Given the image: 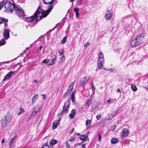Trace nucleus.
<instances>
[{
	"mask_svg": "<svg viewBox=\"0 0 148 148\" xmlns=\"http://www.w3.org/2000/svg\"><path fill=\"white\" fill-rule=\"evenodd\" d=\"M44 3L45 4H50L48 6V9L47 10L45 11L41 10L42 12H39L38 13V15L40 16L37 17V20L40 19L42 18H44L49 13L51 12V10L53 9L54 5H53L54 2H55V4L57 3L56 0H44Z\"/></svg>",
	"mask_w": 148,
	"mask_h": 148,
	"instance_id": "obj_1",
	"label": "nucleus"
},
{
	"mask_svg": "<svg viewBox=\"0 0 148 148\" xmlns=\"http://www.w3.org/2000/svg\"><path fill=\"white\" fill-rule=\"evenodd\" d=\"M144 35L141 34L137 36L133 39L130 43V45L132 47H136L141 44L143 42L142 39Z\"/></svg>",
	"mask_w": 148,
	"mask_h": 148,
	"instance_id": "obj_2",
	"label": "nucleus"
},
{
	"mask_svg": "<svg viewBox=\"0 0 148 148\" xmlns=\"http://www.w3.org/2000/svg\"><path fill=\"white\" fill-rule=\"evenodd\" d=\"M39 12H41L40 8L39 7L34 14L33 16L26 18L25 21L28 22H30L34 20V18H36V21H38L40 19L37 20V18H38L37 17H38V16L40 17V16H39L38 15V13Z\"/></svg>",
	"mask_w": 148,
	"mask_h": 148,
	"instance_id": "obj_3",
	"label": "nucleus"
},
{
	"mask_svg": "<svg viewBox=\"0 0 148 148\" xmlns=\"http://www.w3.org/2000/svg\"><path fill=\"white\" fill-rule=\"evenodd\" d=\"M16 7L14 4L8 1L7 2L6 5L5 6V11L11 13L14 11Z\"/></svg>",
	"mask_w": 148,
	"mask_h": 148,
	"instance_id": "obj_4",
	"label": "nucleus"
},
{
	"mask_svg": "<svg viewBox=\"0 0 148 148\" xmlns=\"http://www.w3.org/2000/svg\"><path fill=\"white\" fill-rule=\"evenodd\" d=\"M70 102L69 100H67L64 103L62 110L60 112V114L61 115L64 113H66L68 111L70 106Z\"/></svg>",
	"mask_w": 148,
	"mask_h": 148,
	"instance_id": "obj_5",
	"label": "nucleus"
},
{
	"mask_svg": "<svg viewBox=\"0 0 148 148\" xmlns=\"http://www.w3.org/2000/svg\"><path fill=\"white\" fill-rule=\"evenodd\" d=\"M104 56L99 55V58L98 60V64L99 68V69H102L103 67V65L104 63V59L103 58Z\"/></svg>",
	"mask_w": 148,
	"mask_h": 148,
	"instance_id": "obj_6",
	"label": "nucleus"
},
{
	"mask_svg": "<svg viewBox=\"0 0 148 148\" xmlns=\"http://www.w3.org/2000/svg\"><path fill=\"white\" fill-rule=\"evenodd\" d=\"M16 14L19 17L24 16V13L22 9L20 7H17L15 10Z\"/></svg>",
	"mask_w": 148,
	"mask_h": 148,
	"instance_id": "obj_7",
	"label": "nucleus"
},
{
	"mask_svg": "<svg viewBox=\"0 0 148 148\" xmlns=\"http://www.w3.org/2000/svg\"><path fill=\"white\" fill-rule=\"evenodd\" d=\"M17 136V135H15L14 137L12 138L9 141V148H12L14 147Z\"/></svg>",
	"mask_w": 148,
	"mask_h": 148,
	"instance_id": "obj_8",
	"label": "nucleus"
},
{
	"mask_svg": "<svg viewBox=\"0 0 148 148\" xmlns=\"http://www.w3.org/2000/svg\"><path fill=\"white\" fill-rule=\"evenodd\" d=\"M39 110V108L37 106L34 107L32 109L31 114L29 118H31L32 117L36 115L38 113V112Z\"/></svg>",
	"mask_w": 148,
	"mask_h": 148,
	"instance_id": "obj_9",
	"label": "nucleus"
},
{
	"mask_svg": "<svg viewBox=\"0 0 148 148\" xmlns=\"http://www.w3.org/2000/svg\"><path fill=\"white\" fill-rule=\"evenodd\" d=\"M3 35L4 37L3 38L5 40H8L10 38V31L8 29H4L3 31Z\"/></svg>",
	"mask_w": 148,
	"mask_h": 148,
	"instance_id": "obj_10",
	"label": "nucleus"
},
{
	"mask_svg": "<svg viewBox=\"0 0 148 148\" xmlns=\"http://www.w3.org/2000/svg\"><path fill=\"white\" fill-rule=\"evenodd\" d=\"M90 77L88 76H85L84 77L82 78L81 80L80 84L81 86H83L85 84L89 79Z\"/></svg>",
	"mask_w": 148,
	"mask_h": 148,
	"instance_id": "obj_11",
	"label": "nucleus"
},
{
	"mask_svg": "<svg viewBox=\"0 0 148 148\" xmlns=\"http://www.w3.org/2000/svg\"><path fill=\"white\" fill-rule=\"evenodd\" d=\"M129 133V131L128 129L126 128L123 129L121 134V138H123L124 137H125L127 136Z\"/></svg>",
	"mask_w": 148,
	"mask_h": 148,
	"instance_id": "obj_12",
	"label": "nucleus"
},
{
	"mask_svg": "<svg viewBox=\"0 0 148 148\" xmlns=\"http://www.w3.org/2000/svg\"><path fill=\"white\" fill-rule=\"evenodd\" d=\"M12 119L11 115L9 113H7L3 119L8 123L11 121Z\"/></svg>",
	"mask_w": 148,
	"mask_h": 148,
	"instance_id": "obj_13",
	"label": "nucleus"
},
{
	"mask_svg": "<svg viewBox=\"0 0 148 148\" xmlns=\"http://www.w3.org/2000/svg\"><path fill=\"white\" fill-rule=\"evenodd\" d=\"M56 57L55 55H53L51 58V60H49V62L48 65H52L54 63L55 61L56 60Z\"/></svg>",
	"mask_w": 148,
	"mask_h": 148,
	"instance_id": "obj_14",
	"label": "nucleus"
},
{
	"mask_svg": "<svg viewBox=\"0 0 148 148\" xmlns=\"http://www.w3.org/2000/svg\"><path fill=\"white\" fill-rule=\"evenodd\" d=\"M92 101L91 95L89 98L87 99L85 101V106H89L90 105Z\"/></svg>",
	"mask_w": 148,
	"mask_h": 148,
	"instance_id": "obj_15",
	"label": "nucleus"
},
{
	"mask_svg": "<svg viewBox=\"0 0 148 148\" xmlns=\"http://www.w3.org/2000/svg\"><path fill=\"white\" fill-rule=\"evenodd\" d=\"M39 97L38 95L37 94H35L32 98V104H34L35 103L36 101L38 99Z\"/></svg>",
	"mask_w": 148,
	"mask_h": 148,
	"instance_id": "obj_16",
	"label": "nucleus"
},
{
	"mask_svg": "<svg viewBox=\"0 0 148 148\" xmlns=\"http://www.w3.org/2000/svg\"><path fill=\"white\" fill-rule=\"evenodd\" d=\"M112 12H110L109 10H108L106 12V18L108 19H110L112 17Z\"/></svg>",
	"mask_w": 148,
	"mask_h": 148,
	"instance_id": "obj_17",
	"label": "nucleus"
},
{
	"mask_svg": "<svg viewBox=\"0 0 148 148\" xmlns=\"http://www.w3.org/2000/svg\"><path fill=\"white\" fill-rule=\"evenodd\" d=\"M14 72L12 71L9 72L6 75L5 77H4L3 80V81L6 80L7 79L10 77L11 75Z\"/></svg>",
	"mask_w": 148,
	"mask_h": 148,
	"instance_id": "obj_18",
	"label": "nucleus"
},
{
	"mask_svg": "<svg viewBox=\"0 0 148 148\" xmlns=\"http://www.w3.org/2000/svg\"><path fill=\"white\" fill-rule=\"evenodd\" d=\"M59 123L57 121H54L53 123V129H55L59 125Z\"/></svg>",
	"mask_w": 148,
	"mask_h": 148,
	"instance_id": "obj_19",
	"label": "nucleus"
},
{
	"mask_svg": "<svg viewBox=\"0 0 148 148\" xmlns=\"http://www.w3.org/2000/svg\"><path fill=\"white\" fill-rule=\"evenodd\" d=\"M76 113L75 110L74 109H73L71 112V113L69 115V116L70 117L71 119H73L74 116L75 115Z\"/></svg>",
	"mask_w": 148,
	"mask_h": 148,
	"instance_id": "obj_20",
	"label": "nucleus"
},
{
	"mask_svg": "<svg viewBox=\"0 0 148 148\" xmlns=\"http://www.w3.org/2000/svg\"><path fill=\"white\" fill-rule=\"evenodd\" d=\"M97 104L98 103L96 102L94 103L91 107L92 109L94 110H96L97 108L98 107Z\"/></svg>",
	"mask_w": 148,
	"mask_h": 148,
	"instance_id": "obj_21",
	"label": "nucleus"
},
{
	"mask_svg": "<svg viewBox=\"0 0 148 148\" xmlns=\"http://www.w3.org/2000/svg\"><path fill=\"white\" fill-rule=\"evenodd\" d=\"M114 117V116L113 115V114H109L106 117V119L107 120H111Z\"/></svg>",
	"mask_w": 148,
	"mask_h": 148,
	"instance_id": "obj_22",
	"label": "nucleus"
},
{
	"mask_svg": "<svg viewBox=\"0 0 148 148\" xmlns=\"http://www.w3.org/2000/svg\"><path fill=\"white\" fill-rule=\"evenodd\" d=\"M79 10L76 8H75L74 9V11L75 12L76 15V16L77 18L79 16Z\"/></svg>",
	"mask_w": 148,
	"mask_h": 148,
	"instance_id": "obj_23",
	"label": "nucleus"
},
{
	"mask_svg": "<svg viewBox=\"0 0 148 148\" xmlns=\"http://www.w3.org/2000/svg\"><path fill=\"white\" fill-rule=\"evenodd\" d=\"M8 123L5 121L3 119L2 121V127L4 129L5 128L8 124Z\"/></svg>",
	"mask_w": 148,
	"mask_h": 148,
	"instance_id": "obj_24",
	"label": "nucleus"
},
{
	"mask_svg": "<svg viewBox=\"0 0 148 148\" xmlns=\"http://www.w3.org/2000/svg\"><path fill=\"white\" fill-rule=\"evenodd\" d=\"M8 21L7 19H5L3 17H0V23H5Z\"/></svg>",
	"mask_w": 148,
	"mask_h": 148,
	"instance_id": "obj_25",
	"label": "nucleus"
},
{
	"mask_svg": "<svg viewBox=\"0 0 148 148\" xmlns=\"http://www.w3.org/2000/svg\"><path fill=\"white\" fill-rule=\"evenodd\" d=\"M58 141L54 139H53L50 143V145L51 146H52L57 143Z\"/></svg>",
	"mask_w": 148,
	"mask_h": 148,
	"instance_id": "obj_26",
	"label": "nucleus"
},
{
	"mask_svg": "<svg viewBox=\"0 0 148 148\" xmlns=\"http://www.w3.org/2000/svg\"><path fill=\"white\" fill-rule=\"evenodd\" d=\"M79 138L80 139L82 140H84L85 139V140H87V138H88V137L87 135H86V137L85 135L84 134L80 135Z\"/></svg>",
	"mask_w": 148,
	"mask_h": 148,
	"instance_id": "obj_27",
	"label": "nucleus"
},
{
	"mask_svg": "<svg viewBox=\"0 0 148 148\" xmlns=\"http://www.w3.org/2000/svg\"><path fill=\"white\" fill-rule=\"evenodd\" d=\"M5 40V39L2 38L0 40V46L3 45L6 43V41Z\"/></svg>",
	"mask_w": 148,
	"mask_h": 148,
	"instance_id": "obj_28",
	"label": "nucleus"
},
{
	"mask_svg": "<svg viewBox=\"0 0 148 148\" xmlns=\"http://www.w3.org/2000/svg\"><path fill=\"white\" fill-rule=\"evenodd\" d=\"M6 3L7 2L5 1H1L0 2V7H1L2 8L3 7V6L6 5Z\"/></svg>",
	"mask_w": 148,
	"mask_h": 148,
	"instance_id": "obj_29",
	"label": "nucleus"
},
{
	"mask_svg": "<svg viewBox=\"0 0 148 148\" xmlns=\"http://www.w3.org/2000/svg\"><path fill=\"white\" fill-rule=\"evenodd\" d=\"M118 141L117 139L116 138H113L111 140V143L113 144L116 143Z\"/></svg>",
	"mask_w": 148,
	"mask_h": 148,
	"instance_id": "obj_30",
	"label": "nucleus"
},
{
	"mask_svg": "<svg viewBox=\"0 0 148 148\" xmlns=\"http://www.w3.org/2000/svg\"><path fill=\"white\" fill-rule=\"evenodd\" d=\"M132 89L134 91H136L137 90L136 87L134 85H132L131 86Z\"/></svg>",
	"mask_w": 148,
	"mask_h": 148,
	"instance_id": "obj_31",
	"label": "nucleus"
},
{
	"mask_svg": "<svg viewBox=\"0 0 148 148\" xmlns=\"http://www.w3.org/2000/svg\"><path fill=\"white\" fill-rule=\"evenodd\" d=\"M67 38V36H65L64 38L62 39L61 41V44H63L64 43L66 40V39Z\"/></svg>",
	"mask_w": 148,
	"mask_h": 148,
	"instance_id": "obj_32",
	"label": "nucleus"
},
{
	"mask_svg": "<svg viewBox=\"0 0 148 148\" xmlns=\"http://www.w3.org/2000/svg\"><path fill=\"white\" fill-rule=\"evenodd\" d=\"M25 112V110H24L22 108H20V111L18 113V115H20L21 114H22V113H23Z\"/></svg>",
	"mask_w": 148,
	"mask_h": 148,
	"instance_id": "obj_33",
	"label": "nucleus"
},
{
	"mask_svg": "<svg viewBox=\"0 0 148 148\" xmlns=\"http://www.w3.org/2000/svg\"><path fill=\"white\" fill-rule=\"evenodd\" d=\"M76 91H74L72 93L71 95V99H75V94Z\"/></svg>",
	"mask_w": 148,
	"mask_h": 148,
	"instance_id": "obj_34",
	"label": "nucleus"
},
{
	"mask_svg": "<svg viewBox=\"0 0 148 148\" xmlns=\"http://www.w3.org/2000/svg\"><path fill=\"white\" fill-rule=\"evenodd\" d=\"M69 140H67L66 141V148H71L69 144Z\"/></svg>",
	"mask_w": 148,
	"mask_h": 148,
	"instance_id": "obj_35",
	"label": "nucleus"
},
{
	"mask_svg": "<svg viewBox=\"0 0 148 148\" xmlns=\"http://www.w3.org/2000/svg\"><path fill=\"white\" fill-rule=\"evenodd\" d=\"M74 82L73 83L72 82L70 85L69 87V89L70 90H72L73 89V88L74 86Z\"/></svg>",
	"mask_w": 148,
	"mask_h": 148,
	"instance_id": "obj_36",
	"label": "nucleus"
},
{
	"mask_svg": "<svg viewBox=\"0 0 148 148\" xmlns=\"http://www.w3.org/2000/svg\"><path fill=\"white\" fill-rule=\"evenodd\" d=\"M49 60L48 59H46L43 60L42 61V62L43 63H49Z\"/></svg>",
	"mask_w": 148,
	"mask_h": 148,
	"instance_id": "obj_37",
	"label": "nucleus"
},
{
	"mask_svg": "<svg viewBox=\"0 0 148 148\" xmlns=\"http://www.w3.org/2000/svg\"><path fill=\"white\" fill-rule=\"evenodd\" d=\"M91 121L90 120L87 119L86 121V125H90Z\"/></svg>",
	"mask_w": 148,
	"mask_h": 148,
	"instance_id": "obj_38",
	"label": "nucleus"
},
{
	"mask_svg": "<svg viewBox=\"0 0 148 148\" xmlns=\"http://www.w3.org/2000/svg\"><path fill=\"white\" fill-rule=\"evenodd\" d=\"M112 101L113 100L111 99L107 100V102L109 104L112 103Z\"/></svg>",
	"mask_w": 148,
	"mask_h": 148,
	"instance_id": "obj_39",
	"label": "nucleus"
},
{
	"mask_svg": "<svg viewBox=\"0 0 148 148\" xmlns=\"http://www.w3.org/2000/svg\"><path fill=\"white\" fill-rule=\"evenodd\" d=\"M98 136L99 140V141H100L101 139V136L99 133L98 134Z\"/></svg>",
	"mask_w": 148,
	"mask_h": 148,
	"instance_id": "obj_40",
	"label": "nucleus"
},
{
	"mask_svg": "<svg viewBox=\"0 0 148 148\" xmlns=\"http://www.w3.org/2000/svg\"><path fill=\"white\" fill-rule=\"evenodd\" d=\"M101 117V114H99L98 115L96 116V118L97 120H99Z\"/></svg>",
	"mask_w": 148,
	"mask_h": 148,
	"instance_id": "obj_41",
	"label": "nucleus"
},
{
	"mask_svg": "<svg viewBox=\"0 0 148 148\" xmlns=\"http://www.w3.org/2000/svg\"><path fill=\"white\" fill-rule=\"evenodd\" d=\"M116 127V126L115 125H114L111 127V130L112 131H113L115 129Z\"/></svg>",
	"mask_w": 148,
	"mask_h": 148,
	"instance_id": "obj_42",
	"label": "nucleus"
},
{
	"mask_svg": "<svg viewBox=\"0 0 148 148\" xmlns=\"http://www.w3.org/2000/svg\"><path fill=\"white\" fill-rule=\"evenodd\" d=\"M119 111V110H117L116 111H115L114 112V113L113 114V115L114 116L116 115L118 113V112Z\"/></svg>",
	"mask_w": 148,
	"mask_h": 148,
	"instance_id": "obj_43",
	"label": "nucleus"
},
{
	"mask_svg": "<svg viewBox=\"0 0 148 148\" xmlns=\"http://www.w3.org/2000/svg\"><path fill=\"white\" fill-rule=\"evenodd\" d=\"M75 139L74 138H72L71 139L68 140H69V141L73 142L74 140Z\"/></svg>",
	"mask_w": 148,
	"mask_h": 148,
	"instance_id": "obj_44",
	"label": "nucleus"
},
{
	"mask_svg": "<svg viewBox=\"0 0 148 148\" xmlns=\"http://www.w3.org/2000/svg\"><path fill=\"white\" fill-rule=\"evenodd\" d=\"M72 91V90H70V89H68V90L66 91V92H68V93L69 94Z\"/></svg>",
	"mask_w": 148,
	"mask_h": 148,
	"instance_id": "obj_45",
	"label": "nucleus"
},
{
	"mask_svg": "<svg viewBox=\"0 0 148 148\" xmlns=\"http://www.w3.org/2000/svg\"><path fill=\"white\" fill-rule=\"evenodd\" d=\"M89 42H86V43H85L84 44V46H85V47L86 46H87L89 45Z\"/></svg>",
	"mask_w": 148,
	"mask_h": 148,
	"instance_id": "obj_46",
	"label": "nucleus"
},
{
	"mask_svg": "<svg viewBox=\"0 0 148 148\" xmlns=\"http://www.w3.org/2000/svg\"><path fill=\"white\" fill-rule=\"evenodd\" d=\"M74 131V128H73L70 131V132L71 133H72Z\"/></svg>",
	"mask_w": 148,
	"mask_h": 148,
	"instance_id": "obj_47",
	"label": "nucleus"
},
{
	"mask_svg": "<svg viewBox=\"0 0 148 148\" xmlns=\"http://www.w3.org/2000/svg\"><path fill=\"white\" fill-rule=\"evenodd\" d=\"M42 95L43 96V98L44 99H45L46 98V95L45 94H42Z\"/></svg>",
	"mask_w": 148,
	"mask_h": 148,
	"instance_id": "obj_48",
	"label": "nucleus"
},
{
	"mask_svg": "<svg viewBox=\"0 0 148 148\" xmlns=\"http://www.w3.org/2000/svg\"><path fill=\"white\" fill-rule=\"evenodd\" d=\"M82 148H86L85 144H83L82 145Z\"/></svg>",
	"mask_w": 148,
	"mask_h": 148,
	"instance_id": "obj_49",
	"label": "nucleus"
},
{
	"mask_svg": "<svg viewBox=\"0 0 148 148\" xmlns=\"http://www.w3.org/2000/svg\"><path fill=\"white\" fill-rule=\"evenodd\" d=\"M64 59H65L64 56H63L61 57V59H61H62V60L64 61Z\"/></svg>",
	"mask_w": 148,
	"mask_h": 148,
	"instance_id": "obj_50",
	"label": "nucleus"
},
{
	"mask_svg": "<svg viewBox=\"0 0 148 148\" xmlns=\"http://www.w3.org/2000/svg\"><path fill=\"white\" fill-rule=\"evenodd\" d=\"M81 144V143H78L76 144L75 145L76 146H78V145H80Z\"/></svg>",
	"mask_w": 148,
	"mask_h": 148,
	"instance_id": "obj_51",
	"label": "nucleus"
},
{
	"mask_svg": "<svg viewBox=\"0 0 148 148\" xmlns=\"http://www.w3.org/2000/svg\"><path fill=\"white\" fill-rule=\"evenodd\" d=\"M69 94L68 93L66 92V93L65 94V95H64V97H66L67 96V95H68Z\"/></svg>",
	"mask_w": 148,
	"mask_h": 148,
	"instance_id": "obj_52",
	"label": "nucleus"
},
{
	"mask_svg": "<svg viewBox=\"0 0 148 148\" xmlns=\"http://www.w3.org/2000/svg\"><path fill=\"white\" fill-rule=\"evenodd\" d=\"M61 117H59L58 120V121H57L58 122H59V121H60L61 120Z\"/></svg>",
	"mask_w": 148,
	"mask_h": 148,
	"instance_id": "obj_53",
	"label": "nucleus"
},
{
	"mask_svg": "<svg viewBox=\"0 0 148 148\" xmlns=\"http://www.w3.org/2000/svg\"><path fill=\"white\" fill-rule=\"evenodd\" d=\"M116 92H121V91L119 88H118V89L116 90Z\"/></svg>",
	"mask_w": 148,
	"mask_h": 148,
	"instance_id": "obj_54",
	"label": "nucleus"
},
{
	"mask_svg": "<svg viewBox=\"0 0 148 148\" xmlns=\"http://www.w3.org/2000/svg\"><path fill=\"white\" fill-rule=\"evenodd\" d=\"M59 53H60V56H62V54H63V51L62 52L60 53V52H59Z\"/></svg>",
	"mask_w": 148,
	"mask_h": 148,
	"instance_id": "obj_55",
	"label": "nucleus"
},
{
	"mask_svg": "<svg viewBox=\"0 0 148 148\" xmlns=\"http://www.w3.org/2000/svg\"><path fill=\"white\" fill-rule=\"evenodd\" d=\"M5 140L4 139H3L1 141V143H3L4 142Z\"/></svg>",
	"mask_w": 148,
	"mask_h": 148,
	"instance_id": "obj_56",
	"label": "nucleus"
},
{
	"mask_svg": "<svg viewBox=\"0 0 148 148\" xmlns=\"http://www.w3.org/2000/svg\"><path fill=\"white\" fill-rule=\"evenodd\" d=\"M71 99L73 103L75 101L74 99Z\"/></svg>",
	"mask_w": 148,
	"mask_h": 148,
	"instance_id": "obj_57",
	"label": "nucleus"
},
{
	"mask_svg": "<svg viewBox=\"0 0 148 148\" xmlns=\"http://www.w3.org/2000/svg\"><path fill=\"white\" fill-rule=\"evenodd\" d=\"M99 55H101L103 56V53L102 52H101L100 53Z\"/></svg>",
	"mask_w": 148,
	"mask_h": 148,
	"instance_id": "obj_58",
	"label": "nucleus"
},
{
	"mask_svg": "<svg viewBox=\"0 0 148 148\" xmlns=\"http://www.w3.org/2000/svg\"><path fill=\"white\" fill-rule=\"evenodd\" d=\"M92 90L94 92L95 91V88L94 87H92Z\"/></svg>",
	"mask_w": 148,
	"mask_h": 148,
	"instance_id": "obj_59",
	"label": "nucleus"
},
{
	"mask_svg": "<svg viewBox=\"0 0 148 148\" xmlns=\"http://www.w3.org/2000/svg\"><path fill=\"white\" fill-rule=\"evenodd\" d=\"M19 56H18L16 58H15L14 59L11 60V61H12V60H16L18 57H19Z\"/></svg>",
	"mask_w": 148,
	"mask_h": 148,
	"instance_id": "obj_60",
	"label": "nucleus"
},
{
	"mask_svg": "<svg viewBox=\"0 0 148 148\" xmlns=\"http://www.w3.org/2000/svg\"><path fill=\"white\" fill-rule=\"evenodd\" d=\"M43 146H48L47 145V143H46L45 144H44L43 145Z\"/></svg>",
	"mask_w": 148,
	"mask_h": 148,
	"instance_id": "obj_61",
	"label": "nucleus"
},
{
	"mask_svg": "<svg viewBox=\"0 0 148 148\" xmlns=\"http://www.w3.org/2000/svg\"><path fill=\"white\" fill-rule=\"evenodd\" d=\"M42 46H41L40 48H39V51H40L41 50V49L42 48Z\"/></svg>",
	"mask_w": 148,
	"mask_h": 148,
	"instance_id": "obj_62",
	"label": "nucleus"
},
{
	"mask_svg": "<svg viewBox=\"0 0 148 148\" xmlns=\"http://www.w3.org/2000/svg\"><path fill=\"white\" fill-rule=\"evenodd\" d=\"M34 83H36V82H37V81L36 80H35L34 81Z\"/></svg>",
	"mask_w": 148,
	"mask_h": 148,
	"instance_id": "obj_63",
	"label": "nucleus"
},
{
	"mask_svg": "<svg viewBox=\"0 0 148 148\" xmlns=\"http://www.w3.org/2000/svg\"><path fill=\"white\" fill-rule=\"evenodd\" d=\"M74 0H70V1L73 3Z\"/></svg>",
	"mask_w": 148,
	"mask_h": 148,
	"instance_id": "obj_64",
	"label": "nucleus"
}]
</instances>
